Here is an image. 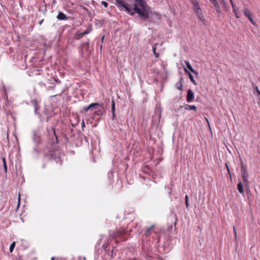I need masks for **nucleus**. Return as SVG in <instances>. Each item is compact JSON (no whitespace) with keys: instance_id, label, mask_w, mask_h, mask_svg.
Here are the masks:
<instances>
[{"instance_id":"nucleus-37","label":"nucleus","mask_w":260,"mask_h":260,"mask_svg":"<svg viewBox=\"0 0 260 260\" xmlns=\"http://www.w3.org/2000/svg\"><path fill=\"white\" fill-rule=\"evenodd\" d=\"M225 166L226 169H228V162L225 163Z\"/></svg>"},{"instance_id":"nucleus-21","label":"nucleus","mask_w":260,"mask_h":260,"mask_svg":"<svg viewBox=\"0 0 260 260\" xmlns=\"http://www.w3.org/2000/svg\"><path fill=\"white\" fill-rule=\"evenodd\" d=\"M112 111L113 117L115 116V102L114 100L112 101Z\"/></svg>"},{"instance_id":"nucleus-6","label":"nucleus","mask_w":260,"mask_h":260,"mask_svg":"<svg viewBox=\"0 0 260 260\" xmlns=\"http://www.w3.org/2000/svg\"><path fill=\"white\" fill-rule=\"evenodd\" d=\"M195 13L196 14V15L198 17L199 19L202 21L204 24H205L206 20L204 19V15L202 13V9L197 10L195 11Z\"/></svg>"},{"instance_id":"nucleus-28","label":"nucleus","mask_w":260,"mask_h":260,"mask_svg":"<svg viewBox=\"0 0 260 260\" xmlns=\"http://www.w3.org/2000/svg\"><path fill=\"white\" fill-rule=\"evenodd\" d=\"M53 133H54V135L56 138V142L57 143L58 142V139H57V137L56 136V132H55V129L53 128Z\"/></svg>"},{"instance_id":"nucleus-22","label":"nucleus","mask_w":260,"mask_h":260,"mask_svg":"<svg viewBox=\"0 0 260 260\" xmlns=\"http://www.w3.org/2000/svg\"><path fill=\"white\" fill-rule=\"evenodd\" d=\"M15 246V242H13L11 245H10V249H9V250L10 251V252H12L13 250H14V248Z\"/></svg>"},{"instance_id":"nucleus-30","label":"nucleus","mask_w":260,"mask_h":260,"mask_svg":"<svg viewBox=\"0 0 260 260\" xmlns=\"http://www.w3.org/2000/svg\"><path fill=\"white\" fill-rule=\"evenodd\" d=\"M255 90H256V92H257L258 94L260 93V91H259V90L258 89V87H257V86H255Z\"/></svg>"},{"instance_id":"nucleus-3","label":"nucleus","mask_w":260,"mask_h":260,"mask_svg":"<svg viewBox=\"0 0 260 260\" xmlns=\"http://www.w3.org/2000/svg\"><path fill=\"white\" fill-rule=\"evenodd\" d=\"M243 14L244 15L248 17V19L250 21V22L254 25V26L256 25V23L254 22L253 20L252 16H251V13L250 11L246 8H244L242 10Z\"/></svg>"},{"instance_id":"nucleus-7","label":"nucleus","mask_w":260,"mask_h":260,"mask_svg":"<svg viewBox=\"0 0 260 260\" xmlns=\"http://www.w3.org/2000/svg\"><path fill=\"white\" fill-rule=\"evenodd\" d=\"M60 82V81L59 80L57 76H52L50 79H48V83L51 85H54L55 84H59Z\"/></svg>"},{"instance_id":"nucleus-5","label":"nucleus","mask_w":260,"mask_h":260,"mask_svg":"<svg viewBox=\"0 0 260 260\" xmlns=\"http://www.w3.org/2000/svg\"><path fill=\"white\" fill-rule=\"evenodd\" d=\"M242 180L243 182L246 184H247L248 183V174L247 173V171L245 168H242Z\"/></svg>"},{"instance_id":"nucleus-24","label":"nucleus","mask_w":260,"mask_h":260,"mask_svg":"<svg viewBox=\"0 0 260 260\" xmlns=\"http://www.w3.org/2000/svg\"><path fill=\"white\" fill-rule=\"evenodd\" d=\"M185 205H186V207L188 208L189 206L188 195H186V196H185Z\"/></svg>"},{"instance_id":"nucleus-39","label":"nucleus","mask_w":260,"mask_h":260,"mask_svg":"<svg viewBox=\"0 0 260 260\" xmlns=\"http://www.w3.org/2000/svg\"><path fill=\"white\" fill-rule=\"evenodd\" d=\"M56 95H57V94H55V95H52V97H54V96H55Z\"/></svg>"},{"instance_id":"nucleus-20","label":"nucleus","mask_w":260,"mask_h":260,"mask_svg":"<svg viewBox=\"0 0 260 260\" xmlns=\"http://www.w3.org/2000/svg\"><path fill=\"white\" fill-rule=\"evenodd\" d=\"M154 227V225H152L149 229H148L147 230V231H146V233H145V235L146 236H150V232L153 229Z\"/></svg>"},{"instance_id":"nucleus-25","label":"nucleus","mask_w":260,"mask_h":260,"mask_svg":"<svg viewBox=\"0 0 260 260\" xmlns=\"http://www.w3.org/2000/svg\"><path fill=\"white\" fill-rule=\"evenodd\" d=\"M102 4L105 7V8H107L108 6V4L105 2V1H102L101 2Z\"/></svg>"},{"instance_id":"nucleus-19","label":"nucleus","mask_w":260,"mask_h":260,"mask_svg":"<svg viewBox=\"0 0 260 260\" xmlns=\"http://www.w3.org/2000/svg\"><path fill=\"white\" fill-rule=\"evenodd\" d=\"M237 188H238V191L240 193H243V192H244L243 187V185L241 182H240L238 184Z\"/></svg>"},{"instance_id":"nucleus-26","label":"nucleus","mask_w":260,"mask_h":260,"mask_svg":"<svg viewBox=\"0 0 260 260\" xmlns=\"http://www.w3.org/2000/svg\"><path fill=\"white\" fill-rule=\"evenodd\" d=\"M156 44H155L152 46V50H153V53L155 52H156Z\"/></svg>"},{"instance_id":"nucleus-29","label":"nucleus","mask_w":260,"mask_h":260,"mask_svg":"<svg viewBox=\"0 0 260 260\" xmlns=\"http://www.w3.org/2000/svg\"><path fill=\"white\" fill-rule=\"evenodd\" d=\"M174 218H175V221L174 222V225H175L176 224V223H177V216L175 214H174Z\"/></svg>"},{"instance_id":"nucleus-36","label":"nucleus","mask_w":260,"mask_h":260,"mask_svg":"<svg viewBox=\"0 0 260 260\" xmlns=\"http://www.w3.org/2000/svg\"><path fill=\"white\" fill-rule=\"evenodd\" d=\"M20 194H19V197H18V202H20Z\"/></svg>"},{"instance_id":"nucleus-32","label":"nucleus","mask_w":260,"mask_h":260,"mask_svg":"<svg viewBox=\"0 0 260 260\" xmlns=\"http://www.w3.org/2000/svg\"><path fill=\"white\" fill-rule=\"evenodd\" d=\"M40 85H42V86H45L46 85V84L44 82H41L40 83Z\"/></svg>"},{"instance_id":"nucleus-40","label":"nucleus","mask_w":260,"mask_h":260,"mask_svg":"<svg viewBox=\"0 0 260 260\" xmlns=\"http://www.w3.org/2000/svg\"><path fill=\"white\" fill-rule=\"evenodd\" d=\"M51 259H52V260H54V257H52V258H51Z\"/></svg>"},{"instance_id":"nucleus-33","label":"nucleus","mask_w":260,"mask_h":260,"mask_svg":"<svg viewBox=\"0 0 260 260\" xmlns=\"http://www.w3.org/2000/svg\"><path fill=\"white\" fill-rule=\"evenodd\" d=\"M43 21H44V19H42V20H41V21L39 22V24L40 25H41V24H42V23L43 22Z\"/></svg>"},{"instance_id":"nucleus-23","label":"nucleus","mask_w":260,"mask_h":260,"mask_svg":"<svg viewBox=\"0 0 260 260\" xmlns=\"http://www.w3.org/2000/svg\"><path fill=\"white\" fill-rule=\"evenodd\" d=\"M3 164H4V170H5V172H7V165H6V159L5 158H3Z\"/></svg>"},{"instance_id":"nucleus-9","label":"nucleus","mask_w":260,"mask_h":260,"mask_svg":"<svg viewBox=\"0 0 260 260\" xmlns=\"http://www.w3.org/2000/svg\"><path fill=\"white\" fill-rule=\"evenodd\" d=\"M191 4L192 5L193 9L194 12L197 10L201 9V7L199 6V4L197 0H192L191 1Z\"/></svg>"},{"instance_id":"nucleus-11","label":"nucleus","mask_w":260,"mask_h":260,"mask_svg":"<svg viewBox=\"0 0 260 260\" xmlns=\"http://www.w3.org/2000/svg\"><path fill=\"white\" fill-rule=\"evenodd\" d=\"M57 18L60 20H66L68 19V16L62 12H59Z\"/></svg>"},{"instance_id":"nucleus-15","label":"nucleus","mask_w":260,"mask_h":260,"mask_svg":"<svg viewBox=\"0 0 260 260\" xmlns=\"http://www.w3.org/2000/svg\"><path fill=\"white\" fill-rule=\"evenodd\" d=\"M184 71H185V72L188 75L189 79L192 82V83L194 85H197V82L195 81V80L194 79L193 77L192 76V75L188 72V71L187 69H185Z\"/></svg>"},{"instance_id":"nucleus-27","label":"nucleus","mask_w":260,"mask_h":260,"mask_svg":"<svg viewBox=\"0 0 260 260\" xmlns=\"http://www.w3.org/2000/svg\"><path fill=\"white\" fill-rule=\"evenodd\" d=\"M55 84H54V85H52V86H49V87H48V88H47V90H53V89L54 88V87H55Z\"/></svg>"},{"instance_id":"nucleus-16","label":"nucleus","mask_w":260,"mask_h":260,"mask_svg":"<svg viewBox=\"0 0 260 260\" xmlns=\"http://www.w3.org/2000/svg\"><path fill=\"white\" fill-rule=\"evenodd\" d=\"M184 108L186 110H193L194 111H197V107L194 105H189L187 104L184 105Z\"/></svg>"},{"instance_id":"nucleus-8","label":"nucleus","mask_w":260,"mask_h":260,"mask_svg":"<svg viewBox=\"0 0 260 260\" xmlns=\"http://www.w3.org/2000/svg\"><path fill=\"white\" fill-rule=\"evenodd\" d=\"M194 99V94L191 89H188L187 92L186 101L187 102H191Z\"/></svg>"},{"instance_id":"nucleus-1","label":"nucleus","mask_w":260,"mask_h":260,"mask_svg":"<svg viewBox=\"0 0 260 260\" xmlns=\"http://www.w3.org/2000/svg\"><path fill=\"white\" fill-rule=\"evenodd\" d=\"M135 3L133 5L127 4L123 0H115V5L120 10H125L131 15H134L137 13L143 20H146L149 18L150 12L149 7L146 3L143 0H134Z\"/></svg>"},{"instance_id":"nucleus-31","label":"nucleus","mask_w":260,"mask_h":260,"mask_svg":"<svg viewBox=\"0 0 260 260\" xmlns=\"http://www.w3.org/2000/svg\"><path fill=\"white\" fill-rule=\"evenodd\" d=\"M153 54L155 55L156 58H158L159 57V54L158 52H155Z\"/></svg>"},{"instance_id":"nucleus-34","label":"nucleus","mask_w":260,"mask_h":260,"mask_svg":"<svg viewBox=\"0 0 260 260\" xmlns=\"http://www.w3.org/2000/svg\"><path fill=\"white\" fill-rule=\"evenodd\" d=\"M234 233H235V236L236 237V232L235 231V228L234 226Z\"/></svg>"},{"instance_id":"nucleus-12","label":"nucleus","mask_w":260,"mask_h":260,"mask_svg":"<svg viewBox=\"0 0 260 260\" xmlns=\"http://www.w3.org/2000/svg\"><path fill=\"white\" fill-rule=\"evenodd\" d=\"M105 113V111L102 105L100 106V108L98 109L94 113V115H97L99 116H102Z\"/></svg>"},{"instance_id":"nucleus-14","label":"nucleus","mask_w":260,"mask_h":260,"mask_svg":"<svg viewBox=\"0 0 260 260\" xmlns=\"http://www.w3.org/2000/svg\"><path fill=\"white\" fill-rule=\"evenodd\" d=\"M212 5L214 6L217 13L220 12L219 6L216 0H209Z\"/></svg>"},{"instance_id":"nucleus-38","label":"nucleus","mask_w":260,"mask_h":260,"mask_svg":"<svg viewBox=\"0 0 260 260\" xmlns=\"http://www.w3.org/2000/svg\"><path fill=\"white\" fill-rule=\"evenodd\" d=\"M228 172H229V175H230V177L231 178V174H230V170H229V169Z\"/></svg>"},{"instance_id":"nucleus-17","label":"nucleus","mask_w":260,"mask_h":260,"mask_svg":"<svg viewBox=\"0 0 260 260\" xmlns=\"http://www.w3.org/2000/svg\"><path fill=\"white\" fill-rule=\"evenodd\" d=\"M230 2L231 3V4L232 5V6H233V9H234V13L235 14V15H236V17L238 18H240V15L237 12V10L236 9V5L233 3L232 0H230Z\"/></svg>"},{"instance_id":"nucleus-35","label":"nucleus","mask_w":260,"mask_h":260,"mask_svg":"<svg viewBox=\"0 0 260 260\" xmlns=\"http://www.w3.org/2000/svg\"><path fill=\"white\" fill-rule=\"evenodd\" d=\"M85 126V124H84V121H83L82 122V126Z\"/></svg>"},{"instance_id":"nucleus-10","label":"nucleus","mask_w":260,"mask_h":260,"mask_svg":"<svg viewBox=\"0 0 260 260\" xmlns=\"http://www.w3.org/2000/svg\"><path fill=\"white\" fill-rule=\"evenodd\" d=\"M100 106V104L98 103H92L90 105H89V106H86V107H84V110L85 111H87L88 110H90V109H92L93 108H96V106Z\"/></svg>"},{"instance_id":"nucleus-18","label":"nucleus","mask_w":260,"mask_h":260,"mask_svg":"<svg viewBox=\"0 0 260 260\" xmlns=\"http://www.w3.org/2000/svg\"><path fill=\"white\" fill-rule=\"evenodd\" d=\"M176 87L180 91L183 90V85L181 79H180V80L176 84Z\"/></svg>"},{"instance_id":"nucleus-4","label":"nucleus","mask_w":260,"mask_h":260,"mask_svg":"<svg viewBox=\"0 0 260 260\" xmlns=\"http://www.w3.org/2000/svg\"><path fill=\"white\" fill-rule=\"evenodd\" d=\"M92 30V27L91 24L89 25L88 28L85 31L81 33L76 34V38L77 39H79L83 37L84 35L89 34Z\"/></svg>"},{"instance_id":"nucleus-13","label":"nucleus","mask_w":260,"mask_h":260,"mask_svg":"<svg viewBox=\"0 0 260 260\" xmlns=\"http://www.w3.org/2000/svg\"><path fill=\"white\" fill-rule=\"evenodd\" d=\"M185 63L187 67V68L192 72L193 73V74H194L195 75H198V72L196 71L195 70H193V69L192 68L190 63H189V62L188 61H185Z\"/></svg>"},{"instance_id":"nucleus-2","label":"nucleus","mask_w":260,"mask_h":260,"mask_svg":"<svg viewBox=\"0 0 260 260\" xmlns=\"http://www.w3.org/2000/svg\"><path fill=\"white\" fill-rule=\"evenodd\" d=\"M125 234L124 230H118L115 232H113L111 237H112L115 240V242L117 243L120 240H126V238L124 237V235Z\"/></svg>"}]
</instances>
